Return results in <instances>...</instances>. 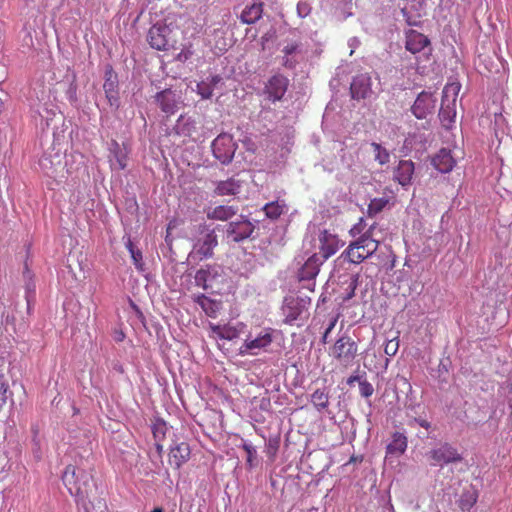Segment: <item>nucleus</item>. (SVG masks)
I'll return each mask as SVG.
<instances>
[{"instance_id": "obj_39", "label": "nucleus", "mask_w": 512, "mask_h": 512, "mask_svg": "<svg viewBox=\"0 0 512 512\" xmlns=\"http://www.w3.org/2000/svg\"><path fill=\"white\" fill-rule=\"evenodd\" d=\"M239 334L240 330L237 327L231 325H223L221 339L233 340L237 338Z\"/></svg>"}, {"instance_id": "obj_40", "label": "nucleus", "mask_w": 512, "mask_h": 512, "mask_svg": "<svg viewBox=\"0 0 512 512\" xmlns=\"http://www.w3.org/2000/svg\"><path fill=\"white\" fill-rule=\"evenodd\" d=\"M398 349H399V339H398V337H395L386 342L385 347H384V352L387 356L392 357V356L396 355Z\"/></svg>"}, {"instance_id": "obj_21", "label": "nucleus", "mask_w": 512, "mask_h": 512, "mask_svg": "<svg viewBox=\"0 0 512 512\" xmlns=\"http://www.w3.org/2000/svg\"><path fill=\"white\" fill-rule=\"evenodd\" d=\"M414 163L411 160H401L394 172L395 180L402 186L409 185L414 174Z\"/></svg>"}, {"instance_id": "obj_26", "label": "nucleus", "mask_w": 512, "mask_h": 512, "mask_svg": "<svg viewBox=\"0 0 512 512\" xmlns=\"http://www.w3.org/2000/svg\"><path fill=\"white\" fill-rule=\"evenodd\" d=\"M103 89L110 105L116 104L118 101L117 77L113 75L111 70L106 73Z\"/></svg>"}, {"instance_id": "obj_10", "label": "nucleus", "mask_w": 512, "mask_h": 512, "mask_svg": "<svg viewBox=\"0 0 512 512\" xmlns=\"http://www.w3.org/2000/svg\"><path fill=\"white\" fill-rule=\"evenodd\" d=\"M318 240L319 257L322 258V261L329 259L344 245L337 235L332 234L328 230L321 231Z\"/></svg>"}, {"instance_id": "obj_41", "label": "nucleus", "mask_w": 512, "mask_h": 512, "mask_svg": "<svg viewBox=\"0 0 512 512\" xmlns=\"http://www.w3.org/2000/svg\"><path fill=\"white\" fill-rule=\"evenodd\" d=\"M8 382L3 374H0V406L4 405L7 401Z\"/></svg>"}, {"instance_id": "obj_27", "label": "nucleus", "mask_w": 512, "mask_h": 512, "mask_svg": "<svg viewBox=\"0 0 512 512\" xmlns=\"http://www.w3.org/2000/svg\"><path fill=\"white\" fill-rule=\"evenodd\" d=\"M222 78L219 75H214L202 80L197 84V93L202 99H210L213 95L214 87L220 83Z\"/></svg>"}, {"instance_id": "obj_3", "label": "nucleus", "mask_w": 512, "mask_h": 512, "mask_svg": "<svg viewBox=\"0 0 512 512\" xmlns=\"http://www.w3.org/2000/svg\"><path fill=\"white\" fill-rule=\"evenodd\" d=\"M90 475L83 469L74 465H67L62 475V481L69 493L78 500H83L88 495Z\"/></svg>"}, {"instance_id": "obj_31", "label": "nucleus", "mask_w": 512, "mask_h": 512, "mask_svg": "<svg viewBox=\"0 0 512 512\" xmlns=\"http://www.w3.org/2000/svg\"><path fill=\"white\" fill-rule=\"evenodd\" d=\"M263 210L268 218L276 220L285 212L286 205L284 202L280 203L279 201L269 202L265 204Z\"/></svg>"}, {"instance_id": "obj_29", "label": "nucleus", "mask_w": 512, "mask_h": 512, "mask_svg": "<svg viewBox=\"0 0 512 512\" xmlns=\"http://www.w3.org/2000/svg\"><path fill=\"white\" fill-rule=\"evenodd\" d=\"M195 302L201 306L207 316L216 317L219 310V304L216 301L202 294L195 298Z\"/></svg>"}, {"instance_id": "obj_2", "label": "nucleus", "mask_w": 512, "mask_h": 512, "mask_svg": "<svg viewBox=\"0 0 512 512\" xmlns=\"http://www.w3.org/2000/svg\"><path fill=\"white\" fill-rule=\"evenodd\" d=\"M178 30V28L168 24H155L148 31L147 41L152 48L159 51L177 49L179 43Z\"/></svg>"}, {"instance_id": "obj_19", "label": "nucleus", "mask_w": 512, "mask_h": 512, "mask_svg": "<svg viewBox=\"0 0 512 512\" xmlns=\"http://www.w3.org/2000/svg\"><path fill=\"white\" fill-rule=\"evenodd\" d=\"M429 39L422 33L415 30H409L406 33V49L415 54L422 51L429 45Z\"/></svg>"}, {"instance_id": "obj_53", "label": "nucleus", "mask_w": 512, "mask_h": 512, "mask_svg": "<svg viewBox=\"0 0 512 512\" xmlns=\"http://www.w3.org/2000/svg\"><path fill=\"white\" fill-rule=\"evenodd\" d=\"M327 338H328V335L323 333V336H322V339H321L323 344H326L328 342Z\"/></svg>"}, {"instance_id": "obj_30", "label": "nucleus", "mask_w": 512, "mask_h": 512, "mask_svg": "<svg viewBox=\"0 0 512 512\" xmlns=\"http://www.w3.org/2000/svg\"><path fill=\"white\" fill-rule=\"evenodd\" d=\"M178 133L180 135L186 136L191 138L192 140L196 141L198 139L197 137V123L193 119H182L181 122L178 124Z\"/></svg>"}, {"instance_id": "obj_48", "label": "nucleus", "mask_w": 512, "mask_h": 512, "mask_svg": "<svg viewBox=\"0 0 512 512\" xmlns=\"http://www.w3.org/2000/svg\"><path fill=\"white\" fill-rule=\"evenodd\" d=\"M401 13H402L403 17L405 18L408 25H410V26L416 25V22L411 20V17L409 15L406 7H403L401 9Z\"/></svg>"}, {"instance_id": "obj_34", "label": "nucleus", "mask_w": 512, "mask_h": 512, "mask_svg": "<svg viewBox=\"0 0 512 512\" xmlns=\"http://www.w3.org/2000/svg\"><path fill=\"white\" fill-rule=\"evenodd\" d=\"M167 431L168 428L165 421L157 419L152 425V434L155 442H163L166 438Z\"/></svg>"}, {"instance_id": "obj_38", "label": "nucleus", "mask_w": 512, "mask_h": 512, "mask_svg": "<svg viewBox=\"0 0 512 512\" xmlns=\"http://www.w3.org/2000/svg\"><path fill=\"white\" fill-rule=\"evenodd\" d=\"M477 501V497L474 494H463L460 502L459 507L463 511H468Z\"/></svg>"}, {"instance_id": "obj_36", "label": "nucleus", "mask_w": 512, "mask_h": 512, "mask_svg": "<svg viewBox=\"0 0 512 512\" xmlns=\"http://www.w3.org/2000/svg\"><path fill=\"white\" fill-rule=\"evenodd\" d=\"M210 270L209 268H202V269H199L196 274H195V283L198 287H201L202 289L204 290H207L209 285H208V280H209V277H210Z\"/></svg>"}, {"instance_id": "obj_52", "label": "nucleus", "mask_w": 512, "mask_h": 512, "mask_svg": "<svg viewBox=\"0 0 512 512\" xmlns=\"http://www.w3.org/2000/svg\"><path fill=\"white\" fill-rule=\"evenodd\" d=\"M337 320H338V319H337V317H334V318L330 321V323H329V325H328V327H327V328H330L331 330H333V329H334V327H335V325H336V323H337Z\"/></svg>"}, {"instance_id": "obj_14", "label": "nucleus", "mask_w": 512, "mask_h": 512, "mask_svg": "<svg viewBox=\"0 0 512 512\" xmlns=\"http://www.w3.org/2000/svg\"><path fill=\"white\" fill-rule=\"evenodd\" d=\"M289 85V80L286 76L277 74L272 76L266 86L265 92L268 95V98L275 102L279 101L285 95Z\"/></svg>"}, {"instance_id": "obj_51", "label": "nucleus", "mask_w": 512, "mask_h": 512, "mask_svg": "<svg viewBox=\"0 0 512 512\" xmlns=\"http://www.w3.org/2000/svg\"><path fill=\"white\" fill-rule=\"evenodd\" d=\"M155 447H156L157 453L159 454V456H161L162 453H163V444H162V442H155Z\"/></svg>"}, {"instance_id": "obj_37", "label": "nucleus", "mask_w": 512, "mask_h": 512, "mask_svg": "<svg viewBox=\"0 0 512 512\" xmlns=\"http://www.w3.org/2000/svg\"><path fill=\"white\" fill-rule=\"evenodd\" d=\"M126 247L129 250L131 254V258L133 260L134 265L137 269L142 270L143 269V262H142V253L141 251L135 249L132 241L128 239L126 243Z\"/></svg>"}, {"instance_id": "obj_44", "label": "nucleus", "mask_w": 512, "mask_h": 512, "mask_svg": "<svg viewBox=\"0 0 512 512\" xmlns=\"http://www.w3.org/2000/svg\"><path fill=\"white\" fill-rule=\"evenodd\" d=\"M242 448L247 454V463L252 466L253 461L256 458V449L247 442L243 443Z\"/></svg>"}, {"instance_id": "obj_5", "label": "nucleus", "mask_w": 512, "mask_h": 512, "mask_svg": "<svg viewBox=\"0 0 512 512\" xmlns=\"http://www.w3.org/2000/svg\"><path fill=\"white\" fill-rule=\"evenodd\" d=\"M200 231H206L203 237L198 238L189 253V259L193 262H201L203 260L212 258L214 255V248L218 245L217 235L214 229H208L206 224L200 225Z\"/></svg>"}, {"instance_id": "obj_20", "label": "nucleus", "mask_w": 512, "mask_h": 512, "mask_svg": "<svg viewBox=\"0 0 512 512\" xmlns=\"http://www.w3.org/2000/svg\"><path fill=\"white\" fill-rule=\"evenodd\" d=\"M432 164L441 173L450 172L456 164L450 150L441 149L432 159Z\"/></svg>"}, {"instance_id": "obj_33", "label": "nucleus", "mask_w": 512, "mask_h": 512, "mask_svg": "<svg viewBox=\"0 0 512 512\" xmlns=\"http://www.w3.org/2000/svg\"><path fill=\"white\" fill-rule=\"evenodd\" d=\"M389 199L385 197L374 198L370 201L367 207V215L369 217H374L380 212L384 210V208L388 205Z\"/></svg>"}, {"instance_id": "obj_16", "label": "nucleus", "mask_w": 512, "mask_h": 512, "mask_svg": "<svg viewBox=\"0 0 512 512\" xmlns=\"http://www.w3.org/2000/svg\"><path fill=\"white\" fill-rule=\"evenodd\" d=\"M190 446L186 442H181L170 449L169 463L175 469H179L190 458Z\"/></svg>"}, {"instance_id": "obj_25", "label": "nucleus", "mask_w": 512, "mask_h": 512, "mask_svg": "<svg viewBox=\"0 0 512 512\" xmlns=\"http://www.w3.org/2000/svg\"><path fill=\"white\" fill-rule=\"evenodd\" d=\"M263 14V3H253L250 6H246L241 13L240 19L245 24L256 23Z\"/></svg>"}, {"instance_id": "obj_54", "label": "nucleus", "mask_w": 512, "mask_h": 512, "mask_svg": "<svg viewBox=\"0 0 512 512\" xmlns=\"http://www.w3.org/2000/svg\"><path fill=\"white\" fill-rule=\"evenodd\" d=\"M332 332L330 328H326L324 334L329 335Z\"/></svg>"}, {"instance_id": "obj_15", "label": "nucleus", "mask_w": 512, "mask_h": 512, "mask_svg": "<svg viewBox=\"0 0 512 512\" xmlns=\"http://www.w3.org/2000/svg\"><path fill=\"white\" fill-rule=\"evenodd\" d=\"M350 92L353 99H365L372 93L371 77L368 74H360L353 78L350 85Z\"/></svg>"}, {"instance_id": "obj_18", "label": "nucleus", "mask_w": 512, "mask_h": 512, "mask_svg": "<svg viewBox=\"0 0 512 512\" xmlns=\"http://www.w3.org/2000/svg\"><path fill=\"white\" fill-rule=\"evenodd\" d=\"M407 445V437L403 433H393L392 441L386 447V458L400 457L405 453Z\"/></svg>"}, {"instance_id": "obj_46", "label": "nucleus", "mask_w": 512, "mask_h": 512, "mask_svg": "<svg viewBox=\"0 0 512 512\" xmlns=\"http://www.w3.org/2000/svg\"><path fill=\"white\" fill-rule=\"evenodd\" d=\"M116 162L120 170H124L127 166V158L124 154H116Z\"/></svg>"}, {"instance_id": "obj_9", "label": "nucleus", "mask_w": 512, "mask_h": 512, "mask_svg": "<svg viewBox=\"0 0 512 512\" xmlns=\"http://www.w3.org/2000/svg\"><path fill=\"white\" fill-rule=\"evenodd\" d=\"M429 457L433 461L431 465H448L458 463L463 460L462 455L458 450L449 443H443L439 447L432 449L429 452Z\"/></svg>"}, {"instance_id": "obj_6", "label": "nucleus", "mask_w": 512, "mask_h": 512, "mask_svg": "<svg viewBox=\"0 0 512 512\" xmlns=\"http://www.w3.org/2000/svg\"><path fill=\"white\" fill-rule=\"evenodd\" d=\"M273 332L272 328H262L255 335L249 333L239 348V354L255 356L262 351L266 352L273 342Z\"/></svg>"}, {"instance_id": "obj_17", "label": "nucleus", "mask_w": 512, "mask_h": 512, "mask_svg": "<svg viewBox=\"0 0 512 512\" xmlns=\"http://www.w3.org/2000/svg\"><path fill=\"white\" fill-rule=\"evenodd\" d=\"M238 207L233 205H218L205 210L209 220L227 221L238 213Z\"/></svg>"}, {"instance_id": "obj_11", "label": "nucleus", "mask_w": 512, "mask_h": 512, "mask_svg": "<svg viewBox=\"0 0 512 512\" xmlns=\"http://www.w3.org/2000/svg\"><path fill=\"white\" fill-rule=\"evenodd\" d=\"M254 225L247 219L232 221L227 225L226 237L233 242H241L251 236Z\"/></svg>"}, {"instance_id": "obj_32", "label": "nucleus", "mask_w": 512, "mask_h": 512, "mask_svg": "<svg viewBox=\"0 0 512 512\" xmlns=\"http://www.w3.org/2000/svg\"><path fill=\"white\" fill-rule=\"evenodd\" d=\"M300 44L298 42H290L286 46H284L282 52L284 53L283 57V66L289 69H292L296 65V61L292 60L290 56L298 51Z\"/></svg>"}, {"instance_id": "obj_47", "label": "nucleus", "mask_w": 512, "mask_h": 512, "mask_svg": "<svg viewBox=\"0 0 512 512\" xmlns=\"http://www.w3.org/2000/svg\"><path fill=\"white\" fill-rule=\"evenodd\" d=\"M209 328L214 335L221 339L223 325L209 324Z\"/></svg>"}, {"instance_id": "obj_13", "label": "nucleus", "mask_w": 512, "mask_h": 512, "mask_svg": "<svg viewBox=\"0 0 512 512\" xmlns=\"http://www.w3.org/2000/svg\"><path fill=\"white\" fill-rule=\"evenodd\" d=\"M282 311L284 323L292 325L306 312L305 301L299 298L286 299Z\"/></svg>"}, {"instance_id": "obj_7", "label": "nucleus", "mask_w": 512, "mask_h": 512, "mask_svg": "<svg viewBox=\"0 0 512 512\" xmlns=\"http://www.w3.org/2000/svg\"><path fill=\"white\" fill-rule=\"evenodd\" d=\"M460 91V84L457 82L448 83L442 94V102L439 111V118L444 127L449 128L456 116V100Z\"/></svg>"}, {"instance_id": "obj_49", "label": "nucleus", "mask_w": 512, "mask_h": 512, "mask_svg": "<svg viewBox=\"0 0 512 512\" xmlns=\"http://www.w3.org/2000/svg\"><path fill=\"white\" fill-rule=\"evenodd\" d=\"M362 223L363 219H360V222L354 225V227L350 230V234L355 237L357 234H360L362 232Z\"/></svg>"}, {"instance_id": "obj_4", "label": "nucleus", "mask_w": 512, "mask_h": 512, "mask_svg": "<svg viewBox=\"0 0 512 512\" xmlns=\"http://www.w3.org/2000/svg\"><path fill=\"white\" fill-rule=\"evenodd\" d=\"M329 354L341 367L348 368L354 364L358 345L349 335L343 334L330 348Z\"/></svg>"}, {"instance_id": "obj_12", "label": "nucleus", "mask_w": 512, "mask_h": 512, "mask_svg": "<svg viewBox=\"0 0 512 512\" xmlns=\"http://www.w3.org/2000/svg\"><path fill=\"white\" fill-rule=\"evenodd\" d=\"M436 98L432 93L421 92L416 98L411 110L418 119H424L427 115L434 112L436 107Z\"/></svg>"}, {"instance_id": "obj_50", "label": "nucleus", "mask_w": 512, "mask_h": 512, "mask_svg": "<svg viewBox=\"0 0 512 512\" xmlns=\"http://www.w3.org/2000/svg\"><path fill=\"white\" fill-rule=\"evenodd\" d=\"M356 381H358V382H359V381H361V380H360V377H359L358 375H351V376L347 379V384L351 386V385H353V384H354V382H356Z\"/></svg>"}, {"instance_id": "obj_35", "label": "nucleus", "mask_w": 512, "mask_h": 512, "mask_svg": "<svg viewBox=\"0 0 512 512\" xmlns=\"http://www.w3.org/2000/svg\"><path fill=\"white\" fill-rule=\"evenodd\" d=\"M371 147L373 148L375 161L380 165H385L390 161V153L386 148L376 142L371 143Z\"/></svg>"}, {"instance_id": "obj_1", "label": "nucleus", "mask_w": 512, "mask_h": 512, "mask_svg": "<svg viewBox=\"0 0 512 512\" xmlns=\"http://www.w3.org/2000/svg\"><path fill=\"white\" fill-rule=\"evenodd\" d=\"M375 224L371 225L360 237L350 242L347 248L342 252L341 257L347 259L350 263L360 264L368 257L372 256L379 247V240L373 238Z\"/></svg>"}, {"instance_id": "obj_8", "label": "nucleus", "mask_w": 512, "mask_h": 512, "mask_svg": "<svg viewBox=\"0 0 512 512\" xmlns=\"http://www.w3.org/2000/svg\"><path fill=\"white\" fill-rule=\"evenodd\" d=\"M237 144L234 142L232 135L222 133L212 142V151L216 159L221 163H229L236 151Z\"/></svg>"}, {"instance_id": "obj_42", "label": "nucleus", "mask_w": 512, "mask_h": 512, "mask_svg": "<svg viewBox=\"0 0 512 512\" xmlns=\"http://www.w3.org/2000/svg\"><path fill=\"white\" fill-rule=\"evenodd\" d=\"M359 391L361 396L368 398L374 393V388L367 380L359 381Z\"/></svg>"}, {"instance_id": "obj_43", "label": "nucleus", "mask_w": 512, "mask_h": 512, "mask_svg": "<svg viewBox=\"0 0 512 512\" xmlns=\"http://www.w3.org/2000/svg\"><path fill=\"white\" fill-rule=\"evenodd\" d=\"M359 278H360V275L359 274H353L350 278V283H349V292L347 294V296L345 297V299H350L352 297H354L355 295V290L357 289V286L359 284Z\"/></svg>"}, {"instance_id": "obj_24", "label": "nucleus", "mask_w": 512, "mask_h": 512, "mask_svg": "<svg viewBox=\"0 0 512 512\" xmlns=\"http://www.w3.org/2000/svg\"><path fill=\"white\" fill-rule=\"evenodd\" d=\"M240 182L234 178L219 181L215 187L214 193L217 196L236 195L240 190Z\"/></svg>"}, {"instance_id": "obj_45", "label": "nucleus", "mask_w": 512, "mask_h": 512, "mask_svg": "<svg viewBox=\"0 0 512 512\" xmlns=\"http://www.w3.org/2000/svg\"><path fill=\"white\" fill-rule=\"evenodd\" d=\"M412 423H416V424H418L419 426L423 427L426 430L431 428V423L429 421H427L426 419H423L421 417H419V418L415 417L412 421L409 422V425H412Z\"/></svg>"}, {"instance_id": "obj_22", "label": "nucleus", "mask_w": 512, "mask_h": 512, "mask_svg": "<svg viewBox=\"0 0 512 512\" xmlns=\"http://www.w3.org/2000/svg\"><path fill=\"white\" fill-rule=\"evenodd\" d=\"M324 262L325 261H322V258H320L318 254L312 255L299 271L300 280H311L315 278L319 273L320 266Z\"/></svg>"}, {"instance_id": "obj_28", "label": "nucleus", "mask_w": 512, "mask_h": 512, "mask_svg": "<svg viewBox=\"0 0 512 512\" xmlns=\"http://www.w3.org/2000/svg\"><path fill=\"white\" fill-rule=\"evenodd\" d=\"M329 399L330 396L327 388H318L310 396L312 405L319 412L327 410L329 406Z\"/></svg>"}, {"instance_id": "obj_23", "label": "nucleus", "mask_w": 512, "mask_h": 512, "mask_svg": "<svg viewBox=\"0 0 512 512\" xmlns=\"http://www.w3.org/2000/svg\"><path fill=\"white\" fill-rule=\"evenodd\" d=\"M156 100L160 105L161 110L166 114H174L177 109V101L175 93L169 89L159 92L156 95Z\"/></svg>"}]
</instances>
